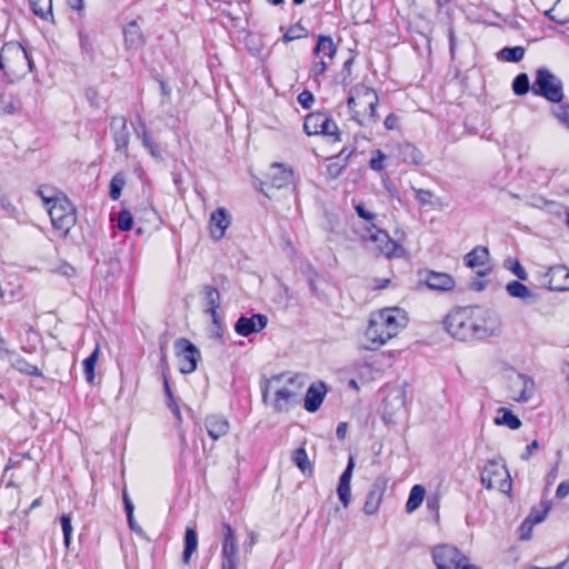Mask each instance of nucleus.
Wrapping results in <instances>:
<instances>
[{
	"label": "nucleus",
	"instance_id": "26",
	"mask_svg": "<svg viewBox=\"0 0 569 569\" xmlns=\"http://www.w3.org/2000/svg\"><path fill=\"white\" fill-rule=\"evenodd\" d=\"M123 36L128 49H138L144 44V36L136 20L130 21L124 27Z\"/></svg>",
	"mask_w": 569,
	"mask_h": 569
},
{
	"label": "nucleus",
	"instance_id": "56",
	"mask_svg": "<svg viewBox=\"0 0 569 569\" xmlns=\"http://www.w3.org/2000/svg\"><path fill=\"white\" fill-rule=\"evenodd\" d=\"M297 101L303 109H310L315 103V96L311 91L303 90L298 94Z\"/></svg>",
	"mask_w": 569,
	"mask_h": 569
},
{
	"label": "nucleus",
	"instance_id": "61",
	"mask_svg": "<svg viewBox=\"0 0 569 569\" xmlns=\"http://www.w3.org/2000/svg\"><path fill=\"white\" fill-rule=\"evenodd\" d=\"M258 541V535L254 532V531H249L248 532V541L244 542V550L246 552H251L253 546L257 543Z\"/></svg>",
	"mask_w": 569,
	"mask_h": 569
},
{
	"label": "nucleus",
	"instance_id": "21",
	"mask_svg": "<svg viewBox=\"0 0 569 569\" xmlns=\"http://www.w3.org/2000/svg\"><path fill=\"white\" fill-rule=\"evenodd\" d=\"M267 325L268 318L262 313H256L251 317L241 316L234 325V331L241 337H248L262 331Z\"/></svg>",
	"mask_w": 569,
	"mask_h": 569
},
{
	"label": "nucleus",
	"instance_id": "1",
	"mask_svg": "<svg viewBox=\"0 0 569 569\" xmlns=\"http://www.w3.org/2000/svg\"><path fill=\"white\" fill-rule=\"evenodd\" d=\"M409 315L400 307H383L371 311L362 332L361 348L377 351L396 339L408 326Z\"/></svg>",
	"mask_w": 569,
	"mask_h": 569
},
{
	"label": "nucleus",
	"instance_id": "50",
	"mask_svg": "<svg viewBox=\"0 0 569 569\" xmlns=\"http://www.w3.org/2000/svg\"><path fill=\"white\" fill-rule=\"evenodd\" d=\"M385 161H386V154L379 149L373 150L371 153L370 161H369V167L373 171L382 172L386 169Z\"/></svg>",
	"mask_w": 569,
	"mask_h": 569
},
{
	"label": "nucleus",
	"instance_id": "18",
	"mask_svg": "<svg viewBox=\"0 0 569 569\" xmlns=\"http://www.w3.org/2000/svg\"><path fill=\"white\" fill-rule=\"evenodd\" d=\"M541 283L551 291L569 290V268L563 264L550 267L542 276Z\"/></svg>",
	"mask_w": 569,
	"mask_h": 569
},
{
	"label": "nucleus",
	"instance_id": "8",
	"mask_svg": "<svg viewBox=\"0 0 569 569\" xmlns=\"http://www.w3.org/2000/svg\"><path fill=\"white\" fill-rule=\"evenodd\" d=\"M338 52V44L331 36L318 34L316 46L312 48V60L309 66V77L318 79L323 76Z\"/></svg>",
	"mask_w": 569,
	"mask_h": 569
},
{
	"label": "nucleus",
	"instance_id": "60",
	"mask_svg": "<svg viewBox=\"0 0 569 569\" xmlns=\"http://www.w3.org/2000/svg\"><path fill=\"white\" fill-rule=\"evenodd\" d=\"M143 146L150 151L153 157H159L160 152L150 137H144L142 141Z\"/></svg>",
	"mask_w": 569,
	"mask_h": 569
},
{
	"label": "nucleus",
	"instance_id": "4",
	"mask_svg": "<svg viewBox=\"0 0 569 569\" xmlns=\"http://www.w3.org/2000/svg\"><path fill=\"white\" fill-rule=\"evenodd\" d=\"M301 388L299 377L289 372L272 375L260 381L262 401L276 412L288 410L296 402Z\"/></svg>",
	"mask_w": 569,
	"mask_h": 569
},
{
	"label": "nucleus",
	"instance_id": "37",
	"mask_svg": "<svg viewBox=\"0 0 569 569\" xmlns=\"http://www.w3.org/2000/svg\"><path fill=\"white\" fill-rule=\"evenodd\" d=\"M292 461L295 462V465L298 467V469L302 472V473H308L309 476H311L313 473V468H312V465L309 460V457H308V453H307V450L305 448V445H302L301 447L297 448L293 452H292Z\"/></svg>",
	"mask_w": 569,
	"mask_h": 569
},
{
	"label": "nucleus",
	"instance_id": "32",
	"mask_svg": "<svg viewBox=\"0 0 569 569\" xmlns=\"http://www.w3.org/2000/svg\"><path fill=\"white\" fill-rule=\"evenodd\" d=\"M100 355V343H96L94 350L82 361L83 372L88 383L93 385L96 379V366Z\"/></svg>",
	"mask_w": 569,
	"mask_h": 569
},
{
	"label": "nucleus",
	"instance_id": "7",
	"mask_svg": "<svg viewBox=\"0 0 569 569\" xmlns=\"http://www.w3.org/2000/svg\"><path fill=\"white\" fill-rule=\"evenodd\" d=\"M303 131L307 136H321L329 139L332 143L342 140V132L328 111H312L303 119Z\"/></svg>",
	"mask_w": 569,
	"mask_h": 569
},
{
	"label": "nucleus",
	"instance_id": "51",
	"mask_svg": "<svg viewBox=\"0 0 569 569\" xmlns=\"http://www.w3.org/2000/svg\"><path fill=\"white\" fill-rule=\"evenodd\" d=\"M220 569H238V551L221 552Z\"/></svg>",
	"mask_w": 569,
	"mask_h": 569
},
{
	"label": "nucleus",
	"instance_id": "59",
	"mask_svg": "<svg viewBox=\"0 0 569 569\" xmlns=\"http://www.w3.org/2000/svg\"><path fill=\"white\" fill-rule=\"evenodd\" d=\"M569 495V480L562 481L558 485L556 490V497L563 499Z\"/></svg>",
	"mask_w": 569,
	"mask_h": 569
},
{
	"label": "nucleus",
	"instance_id": "36",
	"mask_svg": "<svg viewBox=\"0 0 569 569\" xmlns=\"http://www.w3.org/2000/svg\"><path fill=\"white\" fill-rule=\"evenodd\" d=\"M526 54V49L522 46L505 47L497 52V59L505 62H520Z\"/></svg>",
	"mask_w": 569,
	"mask_h": 569
},
{
	"label": "nucleus",
	"instance_id": "10",
	"mask_svg": "<svg viewBox=\"0 0 569 569\" xmlns=\"http://www.w3.org/2000/svg\"><path fill=\"white\" fill-rule=\"evenodd\" d=\"M531 91L551 103H560L565 98L562 81L547 68L536 70Z\"/></svg>",
	"mask_w": 569,
	"mask_h": 569
},
{
	"label": "nucleus",
	"instance_id": "27",
	"mask_svg": "<svg viewBox=\"0 0 569 569\" xmlns=\"http://www.w3.org/2000/svg\"><path fill=\"white\" fill-rule=\"evenodd\" d=\"M399 156L402 162L410 166H420L425 160L422 151L411 142L399 144Z\"/></svg>",
	"mask_w": 569,
	"mask_h": 569
},
{
	"label": "nucleus",
	"instance_id": "42",
	"mask_svg": "<svg viewBox=\"0 0 569 569\" xmlns=\"http://www.w3.org/2000/svg\"><path fill=\"white\" fill-rule=\"evenodd\" d=\"M184 548L182 553V560L184 563H189L192 553L198 548V536L193 528H187L184 533Z\"/></svg>",
	"mask_w": 569,
	"mask_h": 569
},
{
	"label": "nucleus",
	"instance_id": "48",
	"mask_svg": "<svg viewBox=\"0 0 569 569\" xmlns=\"http://www.w3.org/2000/svg\"><path fill=\"white\" fill-rule=\"evenodd\" d=\"M163 387H164V392L167 396V405H168L169 409L174 413V416L178 419H181V412H180L179 405L173 397L172 390L170 388L168 378L164 372H163Z\"/></svg>",
	"mask_w": 569,
	"mask_h": 569
},
{
	"label": "nucleus",
	"instance_id": "17",
	"mask_svg": "<svg viewBox=\"0 0 569 569\" xmlns=\"http://www.w3.org/2000/svg\"><path fill=\"white\" fill-rule=\"evenodd\" d=\"M420 281L429 289L435 291L448 292L456 287L455 278L447 272L425 270L419 272Z\"/></svg>",
	"mask_w": 569,
	"mask_h": 569
},
{
	"label": "nucleus",
	"instance_id": "5",
	"mask_svg": "<svg viewBox=\"0 0 569 569\" xmlns=\"http://www.w3.org/2000/svg\"><path fill=\"white\" fill-rule=\"evenodd\" d=\"M347 106L350 120L360 127H369L377 122L379 96L373 88L365 83L355 84L349 90Z\"/></svg>",
	"mask_w": 569,
	"mask_h": 569
},
{
	"label": "nucleus",
	"instance_id": "28",
	"mask_svg": "<svg viewBox=\"0 0 569 569\" xmlns=\"http://www.w3.org/2000/svg\"><path fill=\"white\" fill-rule=\"evenodd\" d=\"M203 295L206 299V312L210 315L213 322L218 320V309L220 307V293L213 286H206L203 288Z\"/></svg>",
	"mask_w": 569,
	"mask_h": 569
},
{
	"label": "nucleus",
	"instance_id": "11",
	"mask_svg": "<svg viewBox=\"0 0 569 569\" xmlns=\"http://www.w3.org/2000/svg\"><path fill=\"white\" fill-rule=\"evenodd\" d=\"M480 481L486 489L498 490L506 495H509L512 489L511 476L501 459H493L486 462Z\"/></svg>",
	"mask_w": 569,
	"mask_h": 569
},
{
	"label": "nucleus",
	"instance_id": "58",
	"mask_svg": "<svg viewBox=\"0 0 569 569\" xmlns=\"http://www.w3.org/2000/svg\"><path fill=\"white\" fill-rule=\"evenodd\" d=\"M387 130H396L399 128V117L395 113H389L383 121Z\"/></svg>",
	"mask_w": 569,
	"mask_h": 569
},
{
	"label": "nucleus",
	"instance_id": "57",
	"mask_svg": "<svg viewBox=\"0 0 569 569\" xmlns=\"http://www.w3.org/2000/svg\"><path fill=\"white\" fill-rule=\"evenodd\" d=\"M391 283V280L388 278H376L372 280L370 288L372 291H380L387 289Z\"/></svg>",
	"mask_w": 569,
	"mask_h": 569
},
{
	"label": "nucleus",
	"instance_id": "29",
	"mask_svg": "<svg viewBox=\"0 0 569 569\" xmlns=\"http://www.w3.org/2000/svg\"><path fill=\"white\" fill-rule=\"evenodd\" d=\"M545 14L556 23L566 24L569 22V0H557L552 8Z\"/></svg>",
	"mask_w": 569,
	"mask_h": 569
},
{
	"label": "nucleus",
	"instance_id": "47",
	"mask_svg": "<svg viewBox=\"0 0 569 569\" xmlns=\"http://www.w3.org/2000/svg\"><path fill=\"white\" fill-rule=\"evenodd\" d=\"M557 121L569 130V102H560L551 110Z\"/></svg>",
	"mask_w": 569,
	"mask_h": 569
},
{
	"label": "nucleus",
	"instance_id": "24",
	"mask_svg": "<svg viewBox=\"0 0 569 569\" xmlns=\"http://www.w3.org/2000/svg\"><path fill=\"white\" fill-rule=\"evenodd\" d=\"M24 460H31L29 452H18L9 458L2 475V478L7 479V487H19L20 477L16 476L13 470L19 469Z\"/></svg>",
	"mask_w": 569,
	"mask_h": 569
},
{
	"label": "nucleus",
	"instance_id": "22",
	"mask_svg": "<svg viewBox=\"0 0 569 569\" xmlns=\"http://www.w3.org/2000/svg\"><path fill=\"white\" fill-rule=\"evenodd\" d=\"M203 423L208 436L214 441L227 436L230 431V422L222 415H208Z\"/></svg>",
	"mask_w": 569,
	"mask_h": 569
},
{
	"label": "nucleus",
	"instance_id": "16",
	"mask_svg": "<svg viewBox=\"0 0 569 569\" xmlns=\"http://www.w3.org/2000/svg\"><path fill=\"white\" fill-rule=\"evenodd\" d=\"M508 390L509 399L512 401L527 402L532 398L536 386L531 378L525 375H517L510 379Z\"/></svg>",
	"mask_w": 569,
	"mask_h": 569
},
{
	"label": "nucleus",
	"instance_id": "3",
	"mask_svg": "<svg viewBox=\"0 0 569 569\" xmlns=\"http://www.w3.org/2000/svg\"><path fill=\"white\" fill-rule=\"evenodd\" d=\"M357 216L362 223L353 228V233L359 242L372 246L377 254L388 260L402 258L406 249L402 243L391 238L389 232L376 223L377 214L368 210L362 202L353 203Z\"/></svg>",
	"mask_w": 569,
	"mask_h": 569
},
{
	"label": "nucleus",
	"instance_id": "25",
	"mask_svg": "<svg viewBox=\"0 0 569 569\" xmlns=\"http://www.w3.org/2000/svg\"><path fill=\"white\" fill-rule=\"evenodd\" d=\"M326 385L321 381L312 383L305 396L303 407L308 412H316L325 400Z\"/></svg>",
	"mask_w": 569,
	"mask_h": 569
},
{
	"label": "nucleus",
	"instance_id": "49",
	"mask_svg": "<svg viewBox=\"0 0 569 569\" xmlns=\"http://www.w3.org/2000/svg\"><path fill=\"white\" fill-rule=\"evenodd\" d=\"M133 226V217L128 209H122L117 218V227L121 231H129Z\"/></svg>",
	"mask_w": 569,
	"mask_h": 569
},
{
	"label": "nucleus",
	"instance_id": "30",
	"mask_svg": "<svg viewBox=\"0 0 569 569\" xmlns=\"http://www.w3.org/2000/svg\"><path fill=\"white\" fill-rule=\"evenodd\" d=\"M280 30L283 31L281 42L284 44L309 36V30L300 21L290 24L286 30L281 27Z\"/></svg>",
	"mask_w": 569,
	"mask_h": 569
},
{
	"label": "nucleus",
	"instance_id": "45",
	"mask_svg": "<svg viewBox=\"0 0 569 569\" xmlns=\"http://www.w3.org/2000/svg\"><path fill=\"white\" fill-rule=\"evenodd\" d=\"M126 184L124 174L122 172L116 173L110 181L109 196L111 200H118L121 196L122 188Z\"/></svg>",
	"mask_w": 569,
	"mask_h": 569
},
{
	"label": "nucleus",
	"instance_id": "15",
	"mask_svg": "<svg viewBox=\"0 0 569 569\" xmlns=\"http://www.w3.org/2000/svg\"><path fill=\"white\" fill-rule=\"evenodd\" d=\"M463 262L467 268L471 269L479 277H486L492 271L490 253L485 246H476L463 257Z\"/></svg>",
	"mask_w": 569,
	"mask_h": 569
},
{
	"label": "nucleus",
	"instance_id": "31",
	"mask_svg": "<svg viewBox=\"0 0 569 569\" xmlns=\"http://www.w3.org/2000/svg\"><path fill=\"white\" fill-rule=\"evenodd\" d=\"M37 194L46 208L58 201V199L67 197L63 191L50 184L40 186L37 190Z\"/></svg>",
	"mask_w": 569,
	"mask_h": 569
},
{
	"label": "nucleus",
	"instance_id": "46",
	"mask_svg": "<svg viewBox=\"0 0 569 569\" xmlns=\"http://www.w3.org/2000/svg\"><path fill=\"white\" fill-rule=\"evenodd\" d=\"M531 89L527 73H519L512 81V90L516 96H523Z\"/></svg>",
	"mask_w": 569,
	"mask_h": 569
},
{
	"label": "nucleus",
	"instance_id": "13",
	"mask_svg": "<svg viewBox=\"0 0 569 569\" xmlns=\"http://www.w3.org/2000/svg\"><path fill=\"white\" fill-rule=\"evenodd\" d=\"M295 176L291 168L282 163H272L260 181L261 192L269 199L276 196V191L290 188L293 184Z\"/></svg>",
	"mask_w": 569,
	"mask_h": 569
},
{
	"label": "nucleus",
	"instance_id": "38",
	"mask_svg": "<svg viewBox=\"0 0 569 569\" xmlns=\"http://www.w3.org/2000/svg\"><path fill=\"white\" fill-rule=\"evenodd\" d=\"M222 541H221V552H230L238 551V542L236 532L232 529L231 525L227 521L222 522Z\"/></svg>",
	"mask_w": 569,
	"mask_h": 569
},
{
	"label": "nucleus",
	"instance_id": "34",
	"mask_svg": "<svg viewBox=\"0 0 569 569\" xmlns=\"http://www.w3.org/2000/svg\"><path fill=\"white\" fill-rule=\"evenodd\" d=\"M11 367L14 370H17L18 372H20L24 376H28V377H41L42 376V371L38 366L30 363L26 358L20 357V356L16 357L12 360Z\"/></svg>",
	"mask_w": 569,
	"mask_h": 569
},
{
	"label": "nucleus",
	"instance_id": "14",
	"mask_svg": "<svg viewBox=\"0 0 569 569\" xmlns=\"http://www.w3.org/2000/svg\"><path fill=\"white\" fill-rule=\"evenodd\" d=\"M176 357L179 371L190 375L197 370L201 358L199 349L187 338H179L174 341Z\"/></svg>",
	"mask_w": 569,
	"mask_h": 569
},
{
	"label": "nucleus",
	"instance_id": "62",
	"mask_svg": "<svg viewBox=\"0 0 569 569\" xmlns=\"http://www.w3.org/2000/svg\"><path fill=\"white\" fill-rule=\"evenodd\" d=\"M80 46L87 52H91L93 50L92 42L88 34H80Z\"/></svg>",
	"mask_w": 569,
	"mask_h": 569
},
{
	"label": "nucleus",
	"instance_id": "20",
	"mask_svg": "<svg viewBox=\"0 0 569 569\" xmlns=\"http://www.w3.org/2000/svg\"><path fill=\"white\" fill-rule=\"evenodd\" d=\"M387 490V479H377L366 496V500L362 507L363 512L367 516L377 513L383 501V497Z\"/></svg>",
	"mask_w": 569,
	"mask_h": 569
},
{
	"label": "nucleus",
	"instance_id": "52",
	"mask_svg": "<svg viewBox=\"0 0 569 569\" xmlns=\"http://www.w3.org/2000/svg\"><path fill=\"white\" fill-rule=\"evenodd\" d=\"M122 501L124 506V511L127 515L128 525L131 529H134V518H133V510L134 507L129 498L128 491L126 488L122 490Z\"/></svg>",
	"mask_w": 569,
	"mask_h": 569
},
{
	"label": "nucleus",
	"instance_id": "23",
	"mask_svg": "<svg viewBox=\"0 0 569 569\" xmlns=\"http://www.w3.org/2000/svg\"><path fill=\"white\" fill-rule=\"evenodd\" d=\"M355 468L353 457L349 458L348 465L339 478L337 495L345 508H348L351 499V478Z\"/></svg>",
	"mask_w": 569,
	"mask_h": 569
},
{
	"label": "nucleus",
	"instance_id": "39",
	"mask_svg": "<svg viewBox=\"0 0 569 569\" xmlns=\"http://www.w3.org/2000/svg\"><path fill=\"white\" fill-rule=\"evenodd\" d=\"M425 495H426L425 487L422 485H415L410 489L409 497L406 502V511L408 513H411L415 510H417L421 506V503L425 499Z\"/></svg>",
	"mask_w": 569,
	"mask_h": 569
},
{
	"label": "nucleus",
	"instance_id": "40",
	"mask_svg": "<svg viewBox=\"0 0 569 569\" xmlns=\"http://www.w3.org/2000/svg\"><path fill=\"white\" fill-rule=\"evenodd\" d=\"M549 510L550 505L548 502L541 503V507L539 509H532L529 516L523 521L521 530L526 528H528V530H531L532 526L542 522L546 519Z\"/></svg>",
	"mask_w": 569,
	"mask_h": 569
},
{
	"label": "nucleus",
	"instance_id": "55",
	"mask_svg": "<svg viewBox=\"0 0 569 569\" xmlns=\"http://www.w3.org/2000/svg\"><path fill=\"white\" fill-rule=\"evenodd\" d=\"M327 174L331 178V179H336L338 178L343 169H345V166L341 164L338 159L335 157V158H330L328 160V164H327Z\"/></svg>",
	"mask_w": 569,
	"mask_h": 569
},
{
	"label": "nucleus",
	"instance_id": "43",
	"mask_svg": "<svg viewBox=\"0 0 569 569\" xmlns=\"http://www.w3.org/2000/svg\"><path fill=\"white\" fill-rule=\"evenodd\" d=\"M412 191L421 208L433 209L436 207V196L431 190L412 187Z\"/></svg>",
	"mask_w": 569,
	"mask_h": 569
},
{
	"label": "nucleus",
	"instance_id": "63",
	"mask_svg": "<svg viewBox=\"0 0 569 569\" xmlns=\"http://www.w3.org/2000/svg\"><path fill=\"white\" fill-rule=\"evenodd\" d=\"M70 9L81 13L84 9V0H67Z\"/></svg>",
	"mask_w": 569,
	"mask_h": 569
},
{
	"label": "nucleus",
	"instance_id": "33",
	"mask_svg": "<svg viewBox=\"0 0 569 569\" xmlns=\"http://www.w3.org/2000/svg\"><path fill=\"white\" fill-rule=\"evenodd\" d=\"M119 122L120 131L113 134L117 151H127L129 146V132L127 130V120L124 117L113 118L112 123Z\"/></svg>",
	"mask_w": 569,
	"mask_h": 569
},
{
	"label": "nucleus",
	"instance_id": "6",
	"mask_svg": "<svg viewBox=\"0 0 569 569\" xmlns=\"http://www.w3.org/2000/svg\"><path fill=\"white\" fill-rule=\"evenodd\" d=\"M32 67L31 57L21 43L17 41L3 43L0 54V71L9 83L23 79L32 71Z\"/></svg>",
	"mask_w": 569,
	"mask_h": 569
},
{
	"label": "nucleus",
	"instance_id": "12",
	"mask_svg": "<svg viewBox=\"0 0 569 569\" xmlns=\"http://www.w3.org/2000/svg\"><path fill=\"white\" fill-rule=\"evenodd\" d=\"M432 560L437 569H481L457 547L439 545L431 550Z\"/></svg>",
	"mask_w": 569,
	"mask_h": 569
},
{
	"label": "nucleus",
	"instance_id": "53",
	"mask_svg": "<svg viewBox=\"0 0 569 569\" xmlns=\"http://www.w3.org/2000/svg\"><path fill=\"white\" fill-rule=\"evenodd\" d=\"M61 521V528L63 532V543L68 548L70 546L71 541V535H72V525H71V517L69 515H62L60 518Z\"/></svg>",
	"mask_w": 569,
	"mask_h": 569
},
{
	"label": "nucleus",
	"instance_id": "35",
	"mask_svg": "<svg viewBox=\"0 0 569 569\" xmlns=\"http://www.w3.org/2000/svg\"><path fill=\"white\" fill-rule=\"evenodd\" d=\"M32 12L44 21H53L52 0H29Z\"/></svg>",
	"mask_w": 569,
	"mask_h": 569
},
{
	"label": "nucleus",
	"instance_id": "9",
	"mask_svg": "<svg viewBox=\"0 0 569 569\" xmlns=\"http://www.w3.org/2000/svg\"><path fill=\"white\" fill-rule=\"evenodd\" d=\"M50 217L51 226L56 234L66 238L77 223V209L68 197L46 208Z\"/></svg>",
	"mask_w": 569,
	"mask_h": 569
},
{
	"label": "nucleus",
	"instance_id": "41",
	"mask_svg": "<svg viewBox=\"0 0 569 569\" xmlns=\"http://www.w3.org/2000/svg\"><path fill=\"white\" fill-rule=\"evenodd\" d=\"M498 412L499 416L495 418V423L497 426H507L511 430H517L521 427V420L509 409L500 408Z\"/></svg>",
	"mask_w": 569,
	"mask_h": 569
},
{
	"label": "nucleus",
	"instance_id": "2",
	"mask_svg": "<svg viewBox=\"0 0 569 569\" xmlns=\"http://www.w3.org/2000/svg\"><path fill=\"white\" fill-rule=\"evenodd\" d=\"M447 331L461 341L493 336L499 327L498 318L479 307H463L449 312L445 319Z\"/></svg>",
	"mask_w": 569,
	"mask_h": 569
},
{
	"label": "nucleus",
	"instance_id": "19",
	"mask_svg": "<svg viewBox=\"0 0 569 569\" xmlns=\"http://www.w3.org/2000/svg\"><path fill=\"white\" fill-rule=\"evenodd\" d=\"M230 224L231 216L228 212V210L222 207L214 209L210 214L208 223L210 237L216 241L221 240L222 238H224L226 231L230 227Z\"/></svg>",
	"mask_w": 569,
	"mask_h": 569
},
{
	"label": "nucleus",
	"instance_id": "44",
	"mask_svg": "<svg viewBox=\"0 0 569 569\" xmlns=\"http://www.w3.org/2000/svg\"><path fill=\"white\" fill-rule=\"evenodd\" d=\"M506 290L510 297L519 299H528L532 297L530 289L520 281L513 280L506 286Z\"/></svg>",
	"mask_w": 569,
	"mask_h": 569
},
{
	"label": "nucleus",
	"instance_id": "54",
	"mask_svg": "<svg viewBox=\"0 0 569 569\" xmlns=\"http://www.w3.org/2000/svg\"><path fill=\"white\" fill-rule=\"evenodd\" d=\"M507 268L519 279V280H527L528 273L525 270V268L521 266L520 261L518 259H509L507 261Z\"/></svg>",
	"mask_w": 569,
	"mask_h": 569
},
{
	"label": "nucleus",
	"instance_id": "64",
	"mask_svg": "<svg viewBox=\"0 0 569 569\" xmlns=\"http://www.w3.org/2000/svg\"><path fill=\"white\" fill-rule=\"evenodd\" d=\"M565 566H566V561H562V562H559V563H557L555 566H550V567H538L535 565H526L521 569H563Z\"/></svg>",
	"mask_w": 569,
	"mask_h": 569
}]
</instances>
